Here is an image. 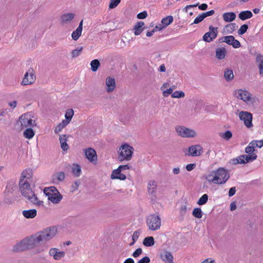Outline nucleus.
Here are the masks:
<instances>
[{
  "mask_svg": "<svg viewBox=\"0 0 263 263\" xmlns=\"http://www.w3.org/2000/svg\"><path fill=\"white\" fill-rule=\"evenodd\" d=\"M39 238L36 234L29 238H26L17 243L13 247L14 252L23 251L36 247L40 243Z\"/></svg>",
  "mask_w": 263,
  "mask_h": 263,
  "instance_id": "nucleus-1",
  "label": "nucleus"
},
{
  "mask_svg": "<svg viewBox=\"0 0 263 263\" xmlns=\"http://www.w3.org/2000/svg\"><path fill=\"white\" fill-rule=\"evenodd\" d=\"M19 187L22 195L27 199L29 202L38 205H43V202L38 199L36 195L31 190L29 182L20 181Z\"/></svg>",
  "mask_w": 263,
  "mask_h": 263,
  "instance_id": "nucleus-2",
  "label": "nucleus"
},
{
  "mask_svg": "<svg viewBox=\"0 0 263 263\" xmlns=\"http://www.w3.org/2000/svg\"><path fill=\"white\" fill-rule=\"evenodd\" d=\"M213 179L211 181L214 184H224L230 178V174L228 171L223 167H219L215 171Z\"/></svg>",
  "mask_w": 263,
  "mask_h": 263,
  "instance_id": "nucleus-3",
  "label": "nucleus"
},
{
  "mask_svg": "<svg viewBox=\"0 0 263 263\" xmlns=\"http://www.w3.org/2000/svg\"><path fill=\"white\" fill-rule=\"evenodd\" d=\"M30 113L21 115L17 122V124L21 126L22 129L28 127H33L36 125V122Z\"/></svg>",
  "mask_w": 263,
  "mask_h": 263,
  "instance_id": "nucleus-4",
  "label": "nucleus"
},
{
  "mask_svg": "<svg viewBox=\"0 0 263 263\" xmlns=\"http://www.w3.org/2000/svg\"><path fill=\"white\" fill-rule=\"evenodd\" d=\"M57 229L54 227H49L36 233L41 242H46L54 237Z\"/></svg>",
  "mask_w": 263,
  "mask_h": 263,
  "instance_id": "nucleus-5",
  "label": "nucleus"
},
{
  "mask_svg": "<svg viewBox=\"0 0 263 263\" xmlns=\"http://www.w3.org/2000/svg\"><path fill=\"white\" fill-rule=\"evenodd\" d=\"M134 150V148L129 144L127 143L122 144L119 149L118 159L121 161L130 160L132 158Z\"/></svg>",
  "mask_w": 263,
  "mask_h": 263,
  "instance_id": "nucleus-6",
  "label": "nucleus"
},
{
  "mask_svg": "<svg viewBox=\"0 0 263 263\" xmlns=\"http://www.w3.org/2000/svg\"><path fill=\"white\" fill-rule=\"evenodd\" d=\"M235 96L239 99L242 100L245 103L249 104H253L256 99L253 95L248 90L244 89H237L235 91Z\"/></svg>",
  "mask_w": 263,
  "mask_h": 263,
  "instance_id": "nucleus-7",
  "label": "nucleus"
},
{
  "mask_svg": "<svg viewBox=\"0 0 263 263\" xmlns=\"http://www.w3.org/2000/svg\"><path fill=\"white\" fill-rule=\"evenodd\" d=\"M257 157V156L256 154L242 155L236 158L232 159L230 160V163L233 165L246 164L256 160Z\"/></svg>",
  "mask_w": 263,
  "mask_h": 263,
  "instance_id": "nucleus-8",
  "label": "nucleus"
},
{
  "mask_svg": "<svg viewBox=\"0 0 263 263\" xmlns=\"http://www.w3.org/2000/svg\"><path fill=\"white\" fill-rule=\"evenodd\" d=\"M236 115L239 117V119L243 122L244 125L248 128L253 126L252 123L253 115L247 111H240Z\"/></svg>",
  "mask_w": 263,
  "mask_h": 263,
  "instance_id": "nucleus-9",
  "label": "nucleus"
},
{
  "mask_svg": "<svg viewBox=\"0 0 263 263\" xmlns=\"http://www.w3.org/2000/svg\"><path fill=\"white\" fill-rule=\"evenodd\" d=\"M177 134L183 138H194L196 136V132L193 129L183 126H178L175 127Z\"/></svg>",
  "mask_w": 263,
  "mask_h": 263,
  "instance_id": "nucleus-10",
  "label": "nucleus"
},
{
  "mask_svg": "<svg viewBox=\"0 0 263 263\" xmlns=\"http://www.w3.org/2000/svg\"><path fill=\"white\" fill-rule=\"evenodd\" d=\"M146 223L149 229L153 231L159 229L161 226V219L159 216L150 215L146 219Z\"/></svg>",
  "mask_w": 263,
  "mask_h": 263,
  "instance_id": "nucleus-11",
  "label": "nucleus"
},
{
  "mask_svg": "<svg viewBox=\"0 0 263 263\" xmlns=\"http://www.w3.org/2000/svg\"><path fill=\"white\" fill-rule=\"evenodd\" d=\"M218 33V28L211 26L209 27V31L203 36V40L206 42H211L217 36Z\"/></svg>",
  "mask_w": 263,
  "mask_h": 263,
  "instance_id": "nucleus-12",
  "label": "nucleus"
},
{
  "mask_svg": "<svg viewBox=\"0 0 263 263\" xmlns=\"http://www.w3.org/2000/svg\"><path fill=\"white\" fill-rule=\"evenodd\" d=\"M35 80V77L33 73V69L30 68L27 71L24 76L22 81V84L23 85H28L33 83Z\"/></svg>",
  "mask_w": 263,
  "mask_h": 263,
  "instance_id": "nucleus-13",
  "label": "nucleus"
},
{
  "mask_svg": "<svg viewBox=\"0 0 263 263\" xmlns=\"http://www.w3.org/2000/svg\"><path fill=\"white\" fill-rule=\"evenodd\" d=\"M202 152V147L198 144L192 145L189 147L188 155L192 157L200 156Z\"/></svg>",
  "mask_w": 263,
  "mask_h": 263,
  "instance_id": "nucleus-14",
  "label": "nucleus"
},
{
  "mask_svg": "<svg viewBox=\"0 0 263 263\" xmlns=\"http://www.w3.org/2000/svg\"><path fill=\"white\" fill-rule=\"evenodd\" d=\"M49 254L52 256L55 260H60L65 255L64 251H59L57 248H53L50 249Z\"/></svg>",
  "mask_w": 263,
  "mask_h": 263,
  "instance_id": "nucleus-15",
  "label": "nucleus"
},
{
  "mask_svg": "<svg viewBox=\"0 0 263 263\" xmlns=\"http://www.w3.org/2000/svg\"><path fill=\"white\" fill-rule=\"evenodd\" d=\"M224 39L225 43L229 45L232 46L234 48H238L241 46V44L239 41L236 40L233 35L225 36Z\"/></svg>",
  "mask_w": 263,
  "mask_h": 263,
  "instance_id": "nucleus-16",
  "label": "nucleus"
},
{
  "mask_svg": "<svg viewBox=\"0 0 263 263\" xmlns=\"http://www.w3.org/2000/svg\"><path fill=\"white\" fill-rule=\"evenodd\" d=\"M161 259L166 263H174V257L172 253L166 250L164 251L160 254Z\"/></svg>",
  "mask_w": 263,
  "mask_h": 263,
  "instance_id": "nucleus-17",
  "label": "nucleus"
},
{
  "mask_svg": "<svg viewBox=\"0 0 263 263\" xmlns=\"http://www.w3.org/2000/svg\"><path fill=\"white\" fill-rule=\"evenodd\" d=\"M86 158L91 162L97 160V156L96 151L92 148H88L85 151Z\"/></svg>",
  "mask_w": 263,
  "mask_h": 263,
  "instance_id": "nucleus-18",
  "label": "nucleus"
},
{
  "mask_svg": "<svg viewBox=\"0 0 263 263\" xmlns=\"http://www.w3.org/2000/svg\"><path fill=\"white\" fill-rule=\"evenodd\" d=\"M121 171H122L119 167L114 170L111 174V179L125 180L126 178V176L124 174L121 173Z\"/></svg>",
  "mask_w": 263,
  "mask_h": 263,
  "instance_id": "nucleus-19",
  "label": "nucleus"
},
{
  "mask_svg": "<svg viewBox=\"0 0 263 263\" xmlns=\"http://www.w3.org/2000/svg\"><path fill=\"white\" fill-rule=\"evenodd\" d=\"M106 91L110 93L112 92L116 87V82L114 78L108 77L106 79Z\"/></svg>",
  "mask_w": 263,
  "mask_h": 263,
  "instance_id": "nucleus-20",
  "label": "nucleus"
},
{
  "mask_svg": "<svg viewBox=\"0 0 263 263\" xmlns=\"http://www.w3.org/2000/svg\"><path fill=\"white\" fill-rule=\"evenodd\" d=\"M32 175V170L29 168L26 169L22 173L20 181H23V182H29L28 180L31 178Z\"/></svg>",
  "mask_w": 263,
  "mask_h": 263,
  "instance_id": "nucleus-21",
  "label": "nucleus"
},
{
  "mask_svg": "<svg viewBox=\"0 0 263 263\" xmlns=\"http://www.w3.org/2000/svg\"><path fill=\"white\" fill-rule=\"evenodd\" d=\"M227 53L226 49L224 47L217 48L215 51L216 58L218 60L224 59Z\"/></svg>",
  "mask_w": 263,
  "mask_h": 263,
  "instance_id": "nucleus-22",
  "label": "nucleus"
},
{
  "mask_svg": "<svg viewBox=\"0 0 263 263\" xmlns=\"http://www.w3.org/2000/svg\"><path fill=\"white\" fill-rule=\"evenodd\" d=\"M83 21H81L78 27L71 34L73 40L77 41L81 36L82 31Z\"/></svg>",
  "mask_w": 263,
  "mask_h": 263,
  "instance_id": "nucleus-23",
  "label": "nucleus"
},
{
  "mask_svg": "<svg viewBox=\"0 0 263 263\" xmlns=\"http://www.w3.org/2000/svg\"><path fill=\"white\" fill-rule=\"evenodd\" d=\"M144 23L142 21H139L136 24L133 28L136 35H139L141 33L144 29Z\"/></svg>",
  "mask_w": 263,
  "mask_h": 263,
  "instance_id": "nucleus-24",
  "label": "nucleus"
},
{
  "mask_svg": "<svg viewBox=\"0 0 263 263\" xmlns=\"http://www.w3.org/2000/svg\"><path fill=\"white\" fill-rule=\"evenodd\" d=\"M47 196L49 200L55 204L58 203L62 199V196L59 192V193L53 194V195L50 194Z\"/></svg>",
  "mask_w": 263,
  "mask_h": 263,
  "instance_id": "nucleus-25",
  "label": "nucleus"
},
{
  "mask_svg": "<svg viewBox=\"0 0 263 263\" xmlns=\"http://www.w3.org/2000/svg\"><path fill=\"white\" fill-rule=\"evenodd\" d=\"M24 217L27 219L33 218L36 216L37 211L35 209L24 210L22 212Z\"/></svg>",
  "mask_w": 263,
  "mask_h": 263,
  "instance_id": "nucleus-26",
  "label": "nucleus"
},
{
  "mask_svg": "<svg viewBox=\"0 0 263 263\" xmlns=\"http://www.w3.org/2000/svg\"><path fill=\"white\" fill-rule=\"evenodd\" d=\"M222 17L223 20L226 22H231L234 21L236 15L234 12H226L222 14Z\"/></svg>",
  "mask_w": 263,
  "mask_h": 263,
  "instance_id": "nucleus-27",
  "label": "nucleus"
},
{
  "mask_svg": "<svg viewBox=\"0 0 263 263\" xmlns=\"http://www.w3.org/2000/svg\"><path fill=\"white\" fill-rule=\"evenodd\" d=\"M67 139L66 135H60V142L61 144V148L65 151H67L69 146L67 143Z\"/></svg>",
  "mask_w": 263,
  "mask_h": 263,
  "instance_id": "nucleus-28",
  "label": "nucleus"
},
{
  "mask_svg": "<svg viewBox=\"0 0 263 263\" xmlns=\"http://www.w3.org/2000/svg\"><path fill=\"white\" fill-rule=\"evenodd\" d=\"M252 16L253 14L252 12L249 10L241 11L239 13L238 15L239 18L242 21H244L248 18H250L251 17H252Z\"/></svg>",
  "mask_w": 263,
  "mask_h": 263,
  "instance_id": "nucleus-29",
  "label": "nucleus"
},
{
  "mask_svg": "<svg viewBox=\"0 0 263 263\" xmlns=\"http://www.w3.org/2000/svg\"><path fill=\"white\" fill-rule=\"evenodd\" d=\"M26 128V130L23 133L24 137L28 139H32L35 135L34 132L32 129V127H28Z\"/></svg>",
  "mask_w": 263,
  "mask_h": 263,
  "instance_id": "nucleus-30",
  "label": "nucleus"
},
{
  "mask_svg": "<svg viewBox=\"0 0 263 263\" xmlns=\"http://www.w3.org/2000/svg\"><path fill=\"white\" fill-rule=\"evenodd\" d=\"M74 16V14L72 13H68L63 14L61 17L62 22L63 23H67L70 22Z\"/></svg>",
  "mask_w": 263,
  "mask_h": 263,
  "instance_id": "nucleus-31",
  "label": "nucleus"
},
{
  "mask_svg": "<svg viewBox=\"0 0 263 263\" xmlns=\"http://www.w3.org/2000/svg\"><path fill=\"white\" fill-rule=\"evenodd\" d=\"M224 77L227 81L233 80L234 78L233 70L230 68H227L224 72Z\"/></svg>",
  "mask_w": 263,
  "mask_h": 263,
  "instance_id": "nucleus-32",
  "label": "nucleus"
},
{
  "mask_svg": "<svg viewBox=\"0 0 263 263\" xmlns=\"http://www.w3.org/2000/svg\"><path fill=\"white\" fill-rule=\"evenodd\" d=\"M155 243V240L152 236H148L145 237L143 241V244L145 247H151L153 246Z\"/></svg>",
  "mask_w": 263,
  "mask_h": 263,
  "instance_id": "nucleus-33",
  "label": "nucleus"
},
{
  "mask_svg": "<svg viewBox=\"0 0 263 263\" xmlns=\"http://www.w3.org/2000/svg\"><path fill=\"white\" fill-rule=\"evenodd\" d=\"M72 173L76 177H79L81 175V167L79 164H73L72 166Z\"/></svg>",
  "mask_w": 263,
  "mask_h": 263,
  "instance_id": "nucleus-34",
  "label": "nucleus"
},
{
  "mask_svg": "<svg viewBox=\"0 0 263 263\" xmlns=\"http://www.w3.org/2000/svg\"><path fill=\"white\" fill-rule=\"evenodd\" d=\"M44 192L46 196H48V195L50 194L53 195V194L59 193V191L54 186H50L45 188Z\"/></svg>",
  "mask_w": 263,
  "mask_h": 263,
  "instance_id": "nucleus-35",
  "label": "nucleus"
},
{
  "mask_svg": "<svg viewBox=\"0 0 263 263\" xmlns=\"http://www.w3.org/2000/svg\"><path fill=\"white\" fill-rule=\"evenodd\" d=\"M256 146H255L254 143L252 141L249 143L248 145L245 148V152L248 154H255L254 152H255V148Z\"/></svg>",
  "mask_w": 263,
  "mask_h": 263,
  "instance_id": "nucleus-36",
  "label": "nucleus"
},
{
  "mask_svg": "<svg viewBox=\"0 0 263 263\" xmlns=\"http://www.w3.org/2000/svg\"><path fill=\"white\" fill-rule=\"evenodd\" d=\"M54 177H55L53 178L54 182L63 181L65 179V175L64 172H60L56 173Z\"/></svg>",
  "mask_w": 263,
  "mask_h": 263,
  "instance_id": "nucleus-37",
  "label": "nucleus"
},
{
  "mask_svg": "<svg viewBox=\"0 0 263 263\" xmlns=\"http://www.w3.org/2000/svg\"><path fill=\"white\" fill-rule=\"evenodd\" d=\"M68 124V122L65 121V120H63L61 123H60L55 127L54 132L56 134L59 133L61 132L62 130Z\"/></svg>",
  "mask_w": 263,
  "mask_h": 263,
  "instance_id": "nucleus-38",
  "label": "nucleus"
},
{
  "mask_svg": "<svg viewBox=\"0 0 263 263\" xmlns=\"http://www.w3.org/2000/svg\"><path fill=\"white\" fill-rule=\"evenodd\" d=\"M219 136L224 140L228 141L232 137V133L230 130H227L224 133H220Z\"/></svg>",
  "mask_w": 263,
  "mask_h": 263,
  "instance_id": "nucleus-39",
  "label": "nucleus"
},
{
  "mask_svg": "<svg viewBox=\"0 0 263 263\" xmlns=\"http://www.w3.org/2000/svg\"><path fill=\"white\" fill-rule=\"evenodd\" d=\"M173 21V17L172 16L169 15L167 16L164 18H163L162 21L161 23L162 25L166 27L167 26L171 24Z\"/></svg>",
  "mask_w": 263,
  "mask_h": 263,
  "instance_id": "nucleus-40",
  "label": "nucleus"
},
{
  "mask_svg": "<svg viewBox=\"0 0 263 263\" xmlns=\"http://www.w3.org/2000/svg\"><path fill=\"white\" fill-rule=\"evenodd\" d=\"M91 69L92 71H96L100 66V62L98 60L95 59L90 62Z\"/></svg>",
  "mask_w": 263,
  "mask_h": 263,
  "instance_id": "nucleus-41",
  "label": "nucleus"
},
{
  "mask_svg": "<svg viewBox=\"0 0 263 263\" xmlns=\"http://www.w3.org/2000/svg\"><path fill=\"white\" fill-rule=\"evenodd\" d=\"M74 115V112L72 109H68L66 114L65 115V117L66 120H64L65 121L68 122V124L69 123L70 121H71L73 116Z\"/></svg>",
  "mask_w": 263,
  "mask_h": 263,
  "instance_id": "nucleus-42",
  "label": "nucleus"
},
{
  "mask_svg": "<svg viewBox=\"0 0 263 263\" xmlns=\"http://www.w3.org/2000/svg\"><path fill=\"white\" fill-rule=\"evenodd\" d=\"M256 62L259 69H262L263 66V55L258 54L256 58Z\"/></svg>",
  "mask_w": 263,
  "mask_h": 263,
  "instance_id": "nucleus-43",
  "label": "nucleus"
},
{
  "mask_svg": "<svg viewBox=\"0 0 263 263\" xmlns=\"http://www.w3.org/2000/svg\"><path fill=\"white\" fill-rule=\"evenodd\" d=\"M193 215L197 218H201L202 216V212L200 208H196L193 210Z\"/></svg>",
  "mask_w": 263,
  "mask_h": 263,
  "instance_id": "nucleus-44",
  "label": "nucleus"
},
{
  "mask_svg": "<svg viewBox=\"0 0 263 263\" xmlns=\"http://www.w3.org/2000/svg\"><path fill=\"white\" fill-rule=\"evenodd\" d=\"M197 6H198L199 9L201 10H205L208 8V5L206 4H202L201 5H199V3H197L195 5H187L185 7V8L187 9V8L197 7Z\"/></svg>",
  "mask_w": 263,
  "mask_h": 263,
  "instance_id": "nucleus-45",
  "label": "nucleus"
},
{
  "mask_svg": "<svg viewBox=\"0 0 263 263\" xmlns=\"http://www.w3.org/2000/svg\"><path fill=\"white\" fill-rule=\"evenodd\" d=\"M156 184L154 181L149 182L148 186V191L149 193L153 194L156 192Z\"/></svg>",
  "mask_w": 263,
  "mask_h": 263,
  "instance_id": "nucleus-46",
  "label": "nucleus"
},
{
  "mask_svg": "<svg viewBox=\"0 0 263 263\" xmlns=\"http://www.w3.org/2000/svg\"><path fill=\"white\" fill-rule=\"evenodd\" d=\"M184 96L185 93L182 91L176 90L172 94V97L174 98H183Z\"/></svg>",
  "mask_w": 263,
  "mask_h": 263,
  "instance_id": "nucleus-47",
  "label": "nucleus"
},
{
  "mask_svg": "<svg viewBox=\"0 0 263 263\" xmlns=\"http://www.w3.org/2000/svg\"><path fill=\"white\" fill-rule=\"evenodd\" d=\"M236 27L235 23H231L226 26V29L228 33H231L236 29Z\"/></svg>",
  "mask_w": 263,
  "mask_h": 263,
  "instance_id": "nucleus-48",
  "label": "nucleus"
},
{
  "mask_svg": "<svg viewBox=\"0 0 263 263\" xmlns=\"http://www.w3.org/2000/svg\"><path fill=\"white\" fill-rule=\"evenodd\" d=\"M208 200V196L207 194H203L198 200L197 203L199 205H203L206 203Z\"/></svg>",
  "mask_w": 263,
  "mask_h": 263,
  "instance_id": "nucleus-49",
  "label": "nucleus"
},
{
  "mask_svg": "<svg viewBox=\"0 0 263 263\" xmlns=\"http://www.w3.org/2000/svg\"><path fill=\"white\" fill-rule=\"evenodd\" d=\"M248 29V26L247 24H243L238 30V34L239 35H242L246 32Z\"/></svg>",
  "mask_w": 263,
  "mask_h": 263,
  "instance_id": "nucleus-50",
  "label": "nucleus"
},
{
  "mask_svg": "<svg viewBox=\"0 0 263 263\" xmlns=\"http://www.w3.org/2000/svg\"><path fill=\"white\" fill-rule=\"evenodd\" d=\"M82 49H83L82 47H78L77 49L72 50V58H76V57H78L80 54Z\"/></svg>",
  "mask_w": 263,
  "mask_h": 263,
  "instance_id": "nucleus-51",
  "label": "nucleus"
},
{
  "mask_svg": "<svg viewBox=\"0 0 263 263\" xmlns=\"http://www.w3.org/2000/svg\"><path fill=\"white\" fill-rule=\"evenodd\" d=\"M121 0H110L109 7L110 9H113L116 7L120 3Z\"/></svg>",
  "mask_w": 263,
  "mask_h": 263,
  "instance_id": "nucleus-52",
  "label": "nucleus"
},
{
  "mask_svg": "<svg viewBox=\"0 0 263 263\" xmlns=\"http://www.w3.org/2000/svg\"><path fill=\"white\" fill-rule=\"evenodd\" d=\"M140 234V232L139 231H136L134 232L132 236L133 242L130 243V246H132L134 244V243L137 240Z\"/></svg>",
  "mask_w": 263,
  "mask_h": 263,
  "instance_id": "nucleus-53",
  "label": "nucleus"
},
{
  "mask_svg": "<svg viewBox=\"0 0 263 263\" xmlns=\"http://www.w3.org/2000/svg\"><path fill=\"white\" fill-rule=\"evenodd\" d=\"M252 142L254 143L256 147L261 148L263 146V139L260 140H253Z\"/></svg>",
  "mask_w": 263,
  "mask_h": 263,
  "instance_id": "nucleus-54",
  "label": "nucleus"
},
{
  "mask_svg": "<svg viewBox=\"0 0 263 263\" xmlns=\"http://www.w3.org/2000/svg\"><path fill=\"white\" fill-rule=\"evenodd\" d=\"M204 19L202 14H200L197 17L195 18V19L194 21L193 24H198L200 22H202Z\"/></svg>",
  "mask_w": 263,
  "mask_h": 263,
  "instance_id": "nucleus-55",
  "label": "nucleus"
},
{
  "mask_svg": "<svg viewBox=\"0 0 263 263\" xmlns=\"http://www.w3.org/2000/svg\"><path fill=\"white\" fill-rule=\"evenodd\" d=\"M173 91V88L170 87V88L166 89V90H164L162 92L163 96L164 97H167L169 95L172 94Z\"/></svg>",
  "mask_w": 263,
  "mask_h": 263,
  "instance_id": "nucleus-56",
  "label": "nucleus"
},
{
  "mask_svg": "<svg viewBox=\"0 0 263 263\" xmlns=\"http://www.w3.org/2000/svg\"><path fill=\"white\" fill-rule=\"evenodd\" d=\"M147 16V14L146 11H144L142 12H140L137 14V18L138 19H144Z\"/></svg>",
  "mask_w": 263,
  "mask_h": 263,
  "instance_id": "nucleus-57",
  "label": "nucleus"
},
{
  "mask_svg": "<svg viewBox=\"0 0 263 263\" xmlns=\"http://www.w3.org/2000/svg\"><path fill=\"white\" fill-rule=\"evenodd\" d=\"M142 253V250L141 248H138L133 253V256L134 257L136 258L140 256Z\"/></svg>",
  "mask_w": 263,
  "mask_h": 263,
  "instance_id": "nucleus-58",
  "label": "nucleus"
},
{
  "mask_svg": "<svg viewBox=\"0 0 263 263\" xmlns=\"http://www.w3.org/2000/svg\"><path fill=\"white\" fill-rule=\"evenodd\" d=\"M214 13H215V11L214 10H211L207 11L206 12L202 13V14L204 18H205V17H206L208 16H210L213 15L214 14Z\"/></svg>",
  "mask_w": 263,
  "mask_h": 263,
  "instance_id": "nucleus-59",
  "label": "nucleus"
},
{
  "mask_svg": "<svg viewBox=\"0 0 263 263\" xmlns=\"http://www.w3.org/2000/svg\"><path fill=\"white\" fill-rule=\"evenodd\" d=\"M149 258L148 256H145L140 260H139L138 263H149Z\"/></svg>",
  "mask_w": 263,
  "mask_h": 263,
  "instance_id": "nucleus-60",
  "label": "nucleus"
},
{
  "mask_svg": "<svg viewBox=\"0 0 263 263\" xmlns=\"http://www.w3.org/2000/svg\"><path fill=\"white\" fill-rule=\"evenodd\" d=\"M214 176V174L212 172L210 174H208V175L206 177V179L210 183H212V180L213 179Z\"/></svg>",
  "mask_w": 263,
  "mask_h": 263,
  "instance_id": "nucleus-61",
  "label": "nucleus"
},
{
  "mask_svg": "<svg viewBox=\"0 0 263 263\" xmlns=\"http://www.w3.org/2000/svg\"><path fill=\"white\" fill-rule=\"evenodd\" d=\"M195 163L189 164L186 166V169L187 171H191L195 168Z\"/></svg>",
  "mask_w": 263,
  "mask_h": 263,
  "instance_id": "nucleus-62",
  "label": "nucleus"
},
{
  "mask_svg": "<svg viewBox=\"0 0 263 263\" xmlns=\"http://www.w3.org/2000/svg\"><path fill=\"white\" fill-rule=\"evenodd\" d=\"M235 193H236V187H232L230 188V189L229 190V197L233 196V195H235Z\"/></svg>",
  "mask_w": 263,
  "mask_h": 263,
  "instance_id": "nucleus-63",
  "label": "nucleus"
},
{
  "mask_svg": "<svg viewBox=\"0 0 263 263\" xmlns=\"http://www.w3.org/2000/svg\"><path fill=\"white\" fill-rule=\"evenodd\" d=\"M201 263H215V260L212 258H207Z\"/></svg>",
  "mask_w": 263,
  "mask_h": 263,
  "instance_id": "nucleus-64",
  "label": "nucleus"
}]
</instances>
